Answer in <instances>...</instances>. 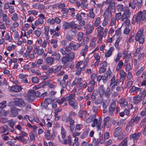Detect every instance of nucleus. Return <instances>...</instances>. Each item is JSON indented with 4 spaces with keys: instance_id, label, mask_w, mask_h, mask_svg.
Listing matches in <instances>:
<instances>
[{
    "instance_id": "nucleus-1",
    "label": "nucleus",
    "mask_w": 146,
    "mask_h": 146,
    "mask_svg": "<svg viewBox=\"0 0 146 146\" xmlns=\"http://www.w3.org/2000/svg\"><path fill=\"white\" fill-rule=\"evenodd\" d=\"M143 28L140 29L138 31L135 36V40L136 41H139L140 44H143L144 42L145 38L143 35Z\"/></svg>"
},
{
    "instance_id": "nucleus-2",
    "label": "nucleus",
    "mask_w": 146,
    "mask_h": 146,
    "mask_svg": "<svg viewBox=\"0 0 146 146\" xmlns=\"http://www.w3.org/2000/svg\"><path fill=\"white\" fill-rule=\"evenodd\" d=\"M146 16V10H144L142 12L140 11L138 14L136 19V22L139 24L141 21H144Z\"/></svg>"
},
{
    "instance_id": "nucleus-3",
    "label": "nucleus",
    "mask_w": 146,
    "mask_h": 146,
    "mask_svg": "<svg viewBox=\"0 0 146 146\" xmlns=\"http://www.w3.org/2000/svg\"><path fill=\"white\" fill-rule=\"evenodd\" d=\"M102 123V119L100 117L98 121V119H95L93 121V123L91 125L92 127H94L96 126L97 129V130L99 131L101 129V124Z\"/></svg>"
},
{
    "instance_id": "nucleus-4",
    "label": "nucleus",
    "mask_w": 146,
    "mask_h": 146,
    "mask_svg": "<svg viewBox=\"0 0 146 146\" xmlns=\"http://www.w3.org/2000/svg\"><path fill=\"white\" fill-rule=\"evenodd\" d=\"M20 111L19 109L15 107H13L11 108L10 111L9 112V115L11 117H14L18 114V111Z\"/></svg>"
},
{
    "instance_id": "nucleus-5",
    "label": "nucleus",
    "mask_w": 146,
    "mask_h": 146,
    "mask_svg": "<svg viewBox=\"0 0 146 146\" xmlns=\"http://www.w3.org/2000/svg\"><path fill=\"white\" fill-rule=\"evenodd\" d=\"M52 102L51 100L49 98L45 99L43 102L41 104L40 106L41 109L42 110L46 109L48 104H51Z\"/></svg>"
},
{
    "instance_id": "nucleus-6",
    "label": "nucleus",
    "mask_w": 146,
    "mask_h": 146,
    "mask_svg": "<svg viewBox=\"0 0 146 146\" xmlns=\"http://www.w3.org/2000/svg\"><path fill=\"white\" fill-rule=\"evenodd\" d=\"M35 96L34 90H30L28 91V93L26 96V98L29 102H32L34 100Z\"/></svg>"
},
{
    "instance_id": "nucleus-7",
    "label": "nucleus",
    "mask_w": 146,
    "mask_h": 146,
    "mask_svg": "<svg viewBox=\"0 0 146 146\" xmlns=\"http://www.w3.org/2000/svg\"><path fill=\"white\" fill-rule=\"evenodd\" d=\"M116 106V103L115 102H113L111 104L109 107L108 110L109 115L111 116L113 113L114 111L115 110Z\"/></svg>"
},
{
    "instance_id": "nucleus-8",
    "label": "nucleus",
    "mask_w": 146,
    "mask_h": 146,
    "mask_svg": "<svg viewBox=\"0 0 146 146\" xmlns=\"http://www.w3.org/2000/svg\"><path fill=\"white\" fill-rule=\"evenodd\" d=\"M68 76L67 75H65L63 77V79L60 82V85L63 88H66L67 84L66 80L68 79Z\"/></svg>"
},
{
    "instance_id": "nucleus-9",
    "label": "nucleus",
    "mask_w": 146,
    "mask_h": 146,
    "mask_svg": "<svg viewBox=\"0 0 146 146\" xmlns=\"http://www.w3.org/2000/svg\"><path fill=\"white\" fill-rule=\"evenodd\" d=\"M14 104L15 106L19 107H24L25 105L23 100L21 98L18 99L17 100L15 101Z\"/></svg>"
},
{
    "instance_id": "nucleus-10",
    "label": "nucleus",
    "mask_w": 146,
    "mask_h": 146,
    "mask_svg": "<svg viewBox=\"0 0 146 146\" xmlns=\"http://www.w3.org/2000/svg\"><path fill=\"white\" fill-rule=\"evenodd\" d=\"M44 52V49L42 48L39 49V47H36L33 51V53L35 54H37L38 55H41L43 54Z\"/></svg>"
},
{
    "instance_id": "nucleus-11",
    "label": "nucleus",
    "mask_w": 146,
    "mask_h": 146,
    "mask_svg": "<svg viewBox=\"0 0 146 146\" xmlns=\"http://www.w3.org/2000/svg\"><path fill=\"white\" fill-rule=\"evenodd\" d=\"M10 89L11 91L18 92L21 91L23 88L21 86L16 85L11 87Z\"/></svg>"
},
{
    "instance_id": "nucleus-12",
    "label": "nucleus",
    "mask_w": 146,
    "mask_h": 146,
    "mask_svg": "<svg viewBox=\"0 0 146 146\" xmlns=\"http://www.w3.org/2000/svg\"><path fill=\"white\" fill-rule=\"evenodd\" d=\"M69 105L75 109L78 108L77 102L75 100L68 102Z\"/></svg>"
},
{
    "instance_id": "nucleus-13",
    "label": "nucleus",
    "mask_w": 146,
    "mask_h": 146,
    "mask_svg": "<svg viewBox=\"0 0 146 146\" xmlns=\"http://www.w3.org/2000/svg\"><path fill=\"white\" fill-rule=\"evenodd\" d=\"M120 78L119 81L123 83L125 79V77L126 75V74L122 70L120 71L119 72Z\"/></svg>"
},
{
    "instance_id": "nucleus-14",
    "label": "nucleus",
    "mask_w": 146,
    "mask_h": 146,
    "mask_svg": "<svg viewBox=\"0 0 146 146\" xmlns=\"http://www.w3.org/2000/svg\"><path fill=\"white\" fill-rule=\"evenodd\" d=\"M141 89L140 88L136 87L135 86H133L129 90V92L130 93L133 92H138L141 91Z\"/></svg>"
},
{
    "instance_id": "nucleus-15",
    "label": "nucleus",
    "mask_w": 146,
    "mask_h": 146,
    "mask_svg": "<svg viewBox=\"0 0 146 146\" xmlns=\"http://www.w3.org/2000/svg\"><path fill=\"white\" fill-rule=\"evenodd\" d=\"M82 78H76L73 81L72 85L74 86L76 85L77 84H79V85H81L82 84Z\"/></svg>"
},
{
    "instance_id": "nucleus-16",
    "label": "nucleus",
    "mask_w": 146,
    "mask_h": 146,
    "mask_svg": "<svg viewBox=\"0 0 146 146\" xmlns=\"http://www.w3.org/2000/svg\"><path fill=\"white\" fill-rule=\"evenodd\" d=\"M96 113L91 115L86 119L85 120L86 122L87 123H89L91 122L92 121H93V122L94 119H97L96 118Z\"/></svg>"
},
{
    "instance_id": "nucleus-17",
    "label": "nucleus",
    "mask_w": 146,
    "mask_h": 146,
    "mask_svg": "<svg viewBox=\"0 0 146 146\" xmlns=\"http://www.w3.org/2000/svg\"><path fill=\"white\" fill-rule=\"evenodd\" d=\"M121 131L122 129L120 127H117L115 129L114 136L115 137H118L120 134Z\"/></svg>"
},
{
    "instance_id": "nucleus-18",
    "label": "nucleus",
    "mask_w": 146,
    "mask_h": 146,
    "mask_svg": "<svg viewBox=\"0 0 146 146\" xmlns=\"http://www.w3.org/2000/svg\"><path fill=\"white\" fill-rule=\"evenodd\" d=\"M142 98L139 95L136 96L133 98V102L135 104H137L142 100Z\"/></svg>"
},
{
    "instance_id": "nucleus-19",
    "label": "nucleus",
    "mask_w": 146,
    "mask_h": 146,
    "mask_svg": "<svg viewBox=\"0 0 146 146\" xmlns=\"http://www.w3.org/2000/svg\"><path fill=\"white\" fill-rule=\"evenodd\" d=\"M72 140L71 137L70 136H69L68 137V139H64L62 143L64 144H68L69 145H70L72 143Z\"/></svg>"
},
{
    "instance_id": "nucleus-20",
    "label": "nucleus",
    "mask_w": 146,
    "mask_h": 146,
    "mask_svg": "<svg viewBox=\"0 0 146 146\" xmlns=\"http://www.w3.org/2000/svg\"><path fill=\"white\" fill-rule=\"evenodd\" d=\"M141 134L140 133H135L132 134L130 135V139H133L134 140H137L140 137Z\"/></svg>"
},
{
    "instance_id": "nucleus-21",
    "label": "nucleus",
    "mask_w": 146,
    "mask_h": 146,
    "mask_svg": "<svg viewBox=\"0 0 146 146\" xmlns=\"http://www.w3.org/2000/svg\"><path fill=\"white\" fill-rule=\"evenodd\" d=\"M65 122H69L70 125H73L75 121L72 117L68 116L66 118Z\"/></svg>"
},
{
    "instance_id": "nucleus-22",
    "label": "nucleus",
    "mask_w": 146,
    "mask_h": 146,
    "mask_svg": "<svg viewBox=\"0 0 146 146\" xmlns=\"http://www.w3.org/2000/svg\"><path fill=\"white\" fill-rule=\"evenodd\" d=\"M111 15L110 10H106L104 14V17L108 19H110Z\"/></svg>"
},
{
    "instance_id": "nucleus-23",
    "label": "nucleus",
    "mask_w": 146,
    "mask_h": 146,
    "mask_svg": "<svg viewBox=\"0 0 146 146\" xmlns=\"http://www.w3.org/2000/svg\"><path fill=\"white\" fill-rule=\"evenodd\" d=\"M94 29V27L93 25H90L89 26V28H88L87 30L85 32V35L87 36L89 34L91 33L93 31Z\"/></svg>"
},
{
    "instance_id": "nucleus-24",
    "label": "nucleus",
    "mask_w": 146,
    "mask_h": 146,
    "mask_svg": "<svg viewBox=\"0 0 146 146\" xmlns=\"http://www.w3.org/2000/svg\"><path fill=\"white\" fill-rule=\"evenodd\" d=\"M70 62L72 61L74 58L75 55L73 52H70L66 53V54Z\"/></svg>"
},
{
    "instance_id": "nucleus-25",
    "label": "nucleus",
    "mask_w": 146,
    "mask_h": 146,
    "mask_svg": "<svg viewBox=\"0 0 146 146\" xmlns=\"http://www.w3.org/2000/svg\"><path fill=\"white\" fill-rule=\"evenodd\" d=\"M46 63L49 65H51L54 62V58L50 57H47L45 60Z\"/></svg>"
},
{
    "instance_id": "nucleus-26",
    "label": "nucleus",
    "mask_w": 146,
    "mask_h": 146,
    "mask_svg": "<svg viewBox=\"0 0 146 146\" xmlns=\"http://www.w3.org/2000/svg\"><path fill=\"white\" fill-rule=\"evenodd\" d=\"M52 56L54 57V59L59 61L60 59V54L56 52H54L52 55Z\"/></svg>"
},
{
    "instance_id": "nucleus-27",
    "label": "nucleus",
    "mask_w": 146,
    "mask_h": 146,
    "mask_svg": "<svg viewBox=\"0 0 146 146\" xmlns=\"http://www.w3.org/2000/svg\"><path fill=\"white\" fill-rule=\"evenodd\" d=\"M123 65V62L122 60L119 61L117 64L116 68V70L118 71L120 70V68H122Z\"/></svg>"
},
{
    "instance_id": "nucleus-28",
    "label": "nucleus",
    "mask_w": 146,
    "mask_h": 146,
    "mask_svg": "<svg viewBox=\"0 0 146 146\" xmlns=\"http://www.w3.org/2000/svg\"><path fill=\"white\" fill-rule=\"evenodd\" d=\"M75 94H71L66 96L67 101L68 102L75 100Z\"/></svg>"
},
{
    "instance_id": "nucleus-29",
    "label": "nucleus",
    "mask_w": 146,
    "mask_h": 146,
    "mask_svg": "<svg viewBox=\"0 0 146 146\" xmlns=\"http://www.w3.org/2000/svg\"><path fill=\"white\" fill-rule=\"evenodd\" d=\"M113 50V48H111L110 49L106 52L105 54V57H108L110 56L112 54V52Z\"/></svg>"
},
{
    "instance_id": "nucleus-30",
    "label": "nucleus",
    "mask_w": 146,
    "mask_h": 146,
    "mask_svg": "<svg viewBox=\"0 0 146 146\" xmlns=\"http://www.w3.org/2000/svg\"><path fill=\"white\" fill-rule=\"evenodd\" d=\"M76 74L78 75L80 74L81 70H84L85 68V66H83L82 68H76Z\"/></svg>"
},
{
    "instance_id": "nucleus-31",
    "label": "nucleus",
    "mask_w": 146,
    "mask_h": 146,
    "mask_svg": "<svg viewBox=\"0 0 146 146\" xmlns=\"http://www.w3.org/2000/svg\"><path fill=\"white\" fill-rule=\"evenodd\" d=\"M62 63L64 64H66L68 62H70L66 55H65V56L62 57Z\"/></svg>"
},
{
    "instance_id": "nucleus-32",
    "label": "nucleus",
    "mask_w": 146,
    "mask_h": 146,
    "mask_svg": "<svg viewBox=\"0 0 146 146\" xmlns=\"http://www.w3.org/2000/svg\"><path fill=\"white\" fill-rule=\"evenodd\" d=\"M110 119V117L109 116H107L106 117L103 121L104 123L102 125V127H104L106 125L108 122H109Z\"/></svg>"
},
{
    "instance_id": "nucleus-33",
    "label": "nucleus",
    "mask_w": 146,
    "mask_h": 146,
    "mask_svg": "<svg viewBox=\"0 0 146 146\" xmlns=\"http://www.w3.org/2000/svg\"><path fill=\"white\" fill-rule=\"evenodd\" d=\"M89 132V130H86L83 131L80 136L81 138L82 139H84L88 135Z\"/></svg>"
},
{
    "instance_id": "nucleus-34",
    "label": "nucleus",
    "mask_w": 146,
    "mask_h": 146,
    "mask_svg": "<svg viewBox=\"0 0 146 146\" xmlns=\"http://www.w3.org/2000/svg\"><path fill=\"white\" fill-rule=\"evenodd\" d=\"M61 134L62 138L63 139H65L66 135V132L62 126L61 127Z\"/></svg>"
},
{
    "instance_id": "nucleus-35",
    "label": "nucleus",
    "mask_w": 146,
    "mask_h": 146,
    "mask_svg": "<svg viewBox=\"0 0 146 146\" xmlns=\"http://www.w3.org/2000/svg\"><path fill=\"white\" fill-rule=\"evenodd\" d=\"M98 93V92L97 90H94L93 91L92 95V101L96 99V96L97 95Z\"/></svg>"
},
{
    "instance_id": "nucleus-36",
    "label": "nucleus",
    "mask_w": 146,
    "mask_h": 146,
    "mask_svg": "<svg viewBox=\"0 0 146 146\" xmlns=\"http://www.w3.org/2000/svg\"><path fill=\"white\" fill-rule=\"evenodd\" d=\"M134 122L131 119L130 121L126 125V129L128 131L129 130L130 128L131 127L132 125H133Z\"/></svg>"
},
{
    "instance_id": "nucleus-37",
    "label": "nucleus",
    "mask_w": 146,
    "mask_h": 146,
    "mask_svg": "<svg viewBox=\"0 0 146 146\" xmlns=\"http://www.w3.org/2000/svg\"><path fill=\"white\" fill-rule=\"evenodd\" d=\"M108 75L107 73L104 74L103 76H102V80L104 83H106L108 80Z\"/></svg>"
},
{
    "instance_id": "nucleus-38",
    "label": "nucleus",
    "mask_w": 146,
    "mask_h": 146,
    "mask_svg": "<svg viewBox=\"0 0 146 146\" xmlns=\"http://www.w3.org/2000/svg\"><path fill=\"white\" fill-rule=\"evenodd\" d=\"M9 113V111H5V110H1L0 111V116H7Z\"/></svg>"
},
{
    "instance_id": "nucleus-39",
    "label": "nucleus",
    "mask_w": 146,
    "mask_h": 146,
    "mask_svg": "<svg viewBox=\"0 0 146 146\" xmlns=\"http://www.w3.org/2000/svg\"><path fill=\"white\" fill-rule=\"evenodd\" d=\"M105 89L104 88L103 85H101L99 87V90L101 95L104 94L105 93Z\"/></svg>"
},
{
    "instance_id": "nucleus-40",
    "label": "nucleus",
    "mask_w": 146,
    "mask_h": 146,
    "mask_svg": "<svg viewBox=\"0 0 146 146\" xmlns=\"http://www.w3.org/2000/svg\"><path fill=\"white\" fill-rule=\"evenodd\" d=\"M85 110H80L78 113V116L81 118H83L84 117L83 115L85 113Z\"/></svg>"
},
{
    "instance_id": "nucleus-41",
    "label": "nucleus",
    "mask_w": 146,
    "mask_h": 146,
    "mask_svg": "<svg viewBox=\"0 0 146 146\" xmlns=\"http://www.w3.org/2000/svg\"><path fill=\"white\" fill-rule=\"evenodd\" d=\"M143 0H137L136 5L137 8L140 9L142 5Z\"/></svg>"
},
{
    "instance_id": "nucleus-42",
    "label": "nucleus",
    "mask_w": 146,
    "mask_h": 146,
    "mask_svg": "<svg viewBox=\"0 0 146 146\" xmlns=\"http://www.w3.org/2000/svg\"><path fill=\"white\" fill-rule=\"evenodd\" d=\"M131 119L134 122H135L136 123H137L139 121L140 119V117H138L137 116L136 117H135L134 116L132 117V118Z\"/></svg>"
},
{
    "instance_id": "nucleus-43",
    "label": "nucleus",
    "mask_w": 146,
    "mask_h": 146,
    "mask_svg": "<svg viewBox=\"0 0 146 146\" xmlns=\"http://www.w3.org/2000/svg\"><path fill=\"white\" fill-rule=\"evenodd\" d=\"M109 101L108 100H104L103 103V108L106 109L109 103Z\"/></svg>"
},
{
    "instance_id": "nucleus-44",
    "label": "nucleus",
    "mask_w": 146,
    "mask_h": 146,
    "mask_svg": "<svg viewBox=\"0 0 146 146\" xmlns=\"http://www.w3.org/2000/svg\"><path fill=\"white\" fill-rule=\"evenodd\" d=\"M15 122L14 120H11L8 121V124L9 126L11 128L13 127V126L15 124Z\"/></svg>"
},
{
    "instance_id": "nucleus-45",
    "label": "nucleus",
    "mask_w": 146,
    "mask_h": 146,
    "mask_svg": "<svg viewBox=\"0 0 146 146\" xmlns=\"http://www.w3.org/2000/svg\"><path fill=\"white\" fill-rule=\"evenodd\" d=\"M63 29L64 30L68 29L70 27L69 23L64 22L63 24Z\"/></svg>"
},
{
    "instance_id": "nucleus-46",
    "label": "nucleus",
    "mask_w": 146,
    "mask_h": 146,
    "mask_svg": "<svg viewBox=\"0 0 146 146\" xmlns=\"http://www.w3.org/2000/svg\"><path fill=\"white\" fill-rule=\"evenodd\" d=\"M115 3H111L106 9H115Z\"/></svg>"
},
{
    "instance_id": "nucleus-47",
    "label": "nucleus",
    "mask_w": 146,
    "mask_h": 146,
    "mask_svg": "<svg viewBox=\"0 0 146 146\" xmlns=\"http://www.w3.org/2000/svg\"><path fill=\"white\" fill-rule=\"evenodd\" d=\"M88 46H86L85 48L83 49H82L80 52L82 56H84L85 54L86 51H87L88 49Z\"/></svg>"
},
{
    "instance_id": "nucleus-48",
    "label": "nucleus",
    "mask_w": 146,
    "mask_h": 146,
    "mask_svg": "<svg viewBox=\"0 0 146 146\" xmlns=\"http://www.w3.org/2000/svg\"><path fill=\"white\" fill-rule=\"evenodd\" d=\"M127 137H126L122 141L121 144L122 146H127Z\"/></svg>"
},
{
    "instance_id": "nucleus-49",
    "label": "nucleus",
    "mask_w": 146,
    "mask_h": 146,
    "mask_svg": "<svg viewBox=\"0 0 146 146\" xmlns=\"http://www.w3.org/2000/svg\"><path fill=\"white\" fill-rule=\"evenodd\" d=\"M100 17H98L96 18V20L94 22V25L96 27L98 26L99 24L100 23Z\"/></svg>"
},
{
    "instance_id": "nucleus-50",
    "label": "nucleus",
    "mask_w": 146,
    "mask_h": 146,
    "mask_svg": "<svg viewBox=\"0 0 146 146\" xmlns=\"http://www.w3.org/2000/svg\"><path fill=\"white\" fill-rule=\"evenodd\" d=\"M7 82L5 79H4L3 80H0V86H1L4 85H7Z\"/></svg>"
},
{
    "instance_id": "nucleus-51",
    "label": "nucleus",
    "mask_w": 146,
    "mask_h": 146,
    "mask_svg": "<svg viewBox=\"0 0 146 146\" xmlns=\"http://www.w3.org/2000/svg\"><path fill=\"white\" fill-rule=\"evenodd\" d=\"M127 17L129 18L131 15V12L129 11V10H125L124 13Z\"/></svg>"
},
{
    "instance_id": "nucleus-52",
    "label": "nucleus",
    "mask_w": 146,
    "mask_h": 146,
    "mask_svg": "<svg viewBox=\"0 0 146 146\" xmlns=\"http://www.w3.org/2000/svg\"><path fill=\"white\" fill-rule=\"evenodd\" d=\"M69 24L70 27H71V28H74L76 29V24L75 23L74 21H72L71 22H70Z\"/></svg>"
},
{
    "instance_id": "nucleus-53",
    "label": "nucleus",
    "mask_w": 146,
    "mask_h": 146,
    "mask_svg": "<svg viewBox=\"0 0 146 146\" xmlns=\"http://www.w3.org/2000/svg\"><path fill=\"white\" fill-rule=\"evenodd\" d=\"M116 90L117 91V92L115 94V95L117 96V92H120L121 91H123V88L121 86H118L116 88Z\"/></svg>"
},
{
    "instance_id": "nucleus-54",
    "label": "nucleus",
    "mask_w": 146,
    "mask_h": 146,
    "mask_svg": "<svg viewBox=\"0 0 146 146\" xmlns=\"http://www.w3.org/2000/svg\"><path fill=\"white\" fill-rule=\"evenodd\" d=\"M12 19L14 21H16L18 19L17 15L16 13H14L11 17Z\"/></svg>"
},
{
    "instance_id": "nucleus-55",
    "label": "nucleus",
    "mask_w": 146,
    "mask_h": 146,
    "mask_svg": "<svg viewBox=\"0 0 146 146\" xmlns=\"http://www.w3.org/2000/svg\"><path fill=\"white\" fill-rule=\"evenodd\" d=\"M8 121V119L6 118H2L0 119V123H5Z\"/></svg>"
},
{
    "instance_id": "nucleus-56",
    "label": "nucleus",
    "mask_w": 146,
    "mask_h": 146,
    "mask_svg": "<svg viewBox=\"0 0 146 146\" xmlns=\"http://www.w3.org/2000/svg\"><path fill=\"white\" fill-rule=\"evenodd\" d=\"M44 34L45 35H48V32L49 31V27L48 26H46L44 27Z\"/></svg>"
},
{
    "instance_id": "nucleus-57",
    "label": "nucleus",
    "mask_w": 146,
    "mask_h": 146,
    "mask_svg": "<svg viewBox=\"0 0 146 146\" xmlns=\"http://www.w3.org/2000/svg\"><path fill=\"white\" fill-rule=\"evenodd\" d=\"M5 39L7 40H9V41H11V37L9 35V34L6 33L4 37Z\"/></svg>"
},
{
    "instance_id": "nucleus-58",
    "label": "nucleus",
    "mask_w": 146,
    "mask_h": 146,
    "mask_svg": "<svg viewBox=\"0 0 146 146\" xmlns=\"http://www.w3.org/2000/svg\"><path fill=\"white\" fill-rule=\"evenodd\" d=\"M109 19H108L104 18V19L102 23V25L103 26H105L108 23V22L109 21Z\"/></svg>"
},
{
    "instance_id": "nucleus-59",
    "label": "nucleus",
    "mask_w": 146,
    "mask_h": 146,
    "mask_svg": "<svg viewBox=\"0 0 146 146\" xmlns=\"http://www.w3.org/2000/svg\"><path fill=\"white\" fill-rule=\"evenodd\" d=\"M32 82L34 83L38 84L39 82L38 78L36 77H33L32 78Z\"/></svg>"
},
{
    "instance_id": "nucleus-60",
    "label": "nucleus",
    "mask_w": 146,
    "mask_h": 146,
    "mask_svg": "<svg viewBox=\"0 0 146 146\" xmlns=\"http://www.w3.org/2000/svg\"><path fill=\"white\" fill-rule=\"evenodd\" d=\"M29 136L31 139L33 140H34L35 139V136L34 133L33 132H31L29 134Z\"/></svg>"
},
{
    "instance_id": "nucleus-61",
    "label": "nucleus",
    "mask_w": 146,
    "mask_h": 146,
    "mask_svg": "<svg viewBox=\"0 0 146 146\" xmlns=\"http://www.w3.org/2000/svg\"><path fill=\"white\" fill-rule=\"evenodd\" d=\"M28 13L29 15L33 14L34 15H36L37 14L38 12L36 11L31 10L28 11Z\"/></svg>"
},
{
    "instance_id": "nucleus-62",
    "label": "nucleus",
    "mask_w": 146,
    "mask_h": 146,
    "mask_svg": "<svg viewBox=\"0 0 146 146\" xmlns=\"http://www.w3.org/2000/svg\"><path fill=\"white\" fill-rule=\"evenodd\" d=\"M105 95L106 96L108 97H109L111 94L110 88H108L106 92H105Z\"/></svg>"
},
{
    "instance_id": "nucleus-63",
    "label": "nucleus",
    "mask_w": 146,
    "mask_h": 146,
    "mask_svg": "<svg viewBox=\"0 0 146 146\" xmlns=\"http://www.w3.org/2000/svg\"><path fill=\"white\" fill-rule=\"evenodd\" d=\"M90 17L92 18H94L95 15L93 13V10H90L89 11Z\"/></svg>"
},
{
    "instance_id": "nucleus-64",
    "label": "nucleus",
    "mask_w": 146,
    "mask_h": 146,
    "mask_svg": "<svg viewBox=\"0 0 146 146\" xmlns=\"http://www.w3.org/2000/svg\"><path fill=\"white\" fill-rule=\"evenodd\" d=\"M141 48L140 47L137 48L136 49L135 52L134 53L133 55L134 56H137L138 54L140 52Z\"/></svg>"
}]
</instances>
